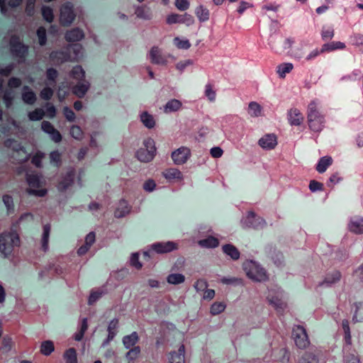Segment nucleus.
Segmentation results:
<instances>
[{
    "label": "nucleus",
    "instance_id": "1",
    "mask_svg": "<svg viewBox=\"0 0 363 363\" xmlns=\"http://www.w3.org/2000/svg\"><path fill=\"white\" fill-rule=\"evenodd\" d=\"M21 240L16 229L11 228L0 233V254L11 262L18 261L21 255Z\"/></svg>",
    "mask_w": 363,
    "mask_h": 363
},
{
    "label": "nucleus",
    "instance_id": "2",
    "mask_svg": "<svg viewBox=\"0 0 363 363\" xmlns=\"http://www.w3.org/2000/svg\"><path fill=\"white\" fill-rule=\"evenodd\" d=\"M30 160V155H26L24 159H22L19 167L16 168V172L17 174H21L26 172V180L28 187L26 191L35 196L43 197L47 195L48 189L46 188V181L42 174L38 173H28V167L26 163Z\"/></svg>",
    "mask_w": 363,
    "mask_h": 363
},
{
    "label": "nucleus",
    "instance_id": "3",
    "mask_svg": "<svg viewBox=\"0 0 363 363\" xmlns=\"http://www.w3.org/2000/svg\"><path fill=\"white\" fill-rule=\"evenodd\" d=\"M307 119L308 128L313 133L318 134L323 130L325 121L314 102L309 104Z\"/></svg>",
    "mask_w": 363,
    "mask_h": 363
},
{
    "label": "nucleus",
    "instance_id": "4",
    "mask_svg": "<svg viewBox=\"0 0 363 363\" xmlns=\"http://www.w3.org/2000/svg\"><path fill=\"white\" fill-rule=\"evenodd\" d=\"M244 270L247 277L254 281L265 282L269 280L267 271L253 260H247L245 262Z\"/></svg>",
    "mask_w": 363,
    "mask_h": 363
},
{
    "label": "nucleus",
    "instance_id": "5",
    "mask_svg": "<svg viewBox=\"0 0 363 363\" xmlns=\"http://www.w3.org/2000/svg\"><path fill=\"white\" fill-rule=\"evenodd\" d=\"M291 338L296 347L301 350H306L311 342L306 328L300 325H295L292 328Z\"/></svg>",
    "mask_w": 363,
    "mask_h": 363
},
{
    "label": "nucleus",
    "instance_id": "6",
    "mask_svg": "<svg viewBox=\"0 0 363 363\" xmlns=\"http://www.w3.org/2000/svg\"><path fill=\"white\" fill-rule=\"evenodd\" d=\"M144 147H140L135 152V157L142 162H151L156 155L157 149L155 141L147 138L143 142Z\"/></svg>",
    "mask_w": 363,
    "mask_h": 363
},
{
    "label": "nucleus",
    "instance_id": "7",
    "mask_svg": "<svg viewBox=\"0 0 363 363\" xmlns=\"http://www.w3.org/2000/svg\"><path fill=\"white\" fill-rule=\"evenodd\" d=\"M68 270L67 264L63 257H57L55 262L49 263L43 272L48 277L53 278L60 277Z\"/></svg>",
    "mask_w": 363,
    "mask_h": 363
},
{
    "label": "nucleus",
    "instance_id": "8",
    "mask_svg": "<svg viewBox=\"0 0 363 363\" xmlns=\"http://www.w3.org/2000/svg\"><path fill=\"white\" fill-rule=\"evenodd\" d=\"M60 23L63 26H69L75 19L76 14L72 3L67 1L63 4L60 10Z\"/></svg>",
    "mask_w": 363,
    "mask_h": 363
},
{
    "label": "nucleus",
    "instance_id": "9",
    "mask_svg": "<svg viewBox=\"0 0 363 363\" xmlns=\"http://www.w3.org/2000/svg\"><path fill=\"white\" fill-rule=\"evenodd\" d=\"M76 169L69 167L65 172L61 174L57 180V187L61 191H65L71 187L75 181Z\"/></svg>",
    "mask_w": 363,
    "mask_h": 363
},
{
    "label": "nucleus",
    "instance_id": "10",
    "mask_svg": "<svg viewBox=\"0 0 363 363\" xmlns=\"http://www.w3.org/2000/svg\"><path fill=\"white\" fill-rule=\"evenodd\" d=\"M342 278V272L337 269L327 270L324 278L318 284V286L333 287L338 284Z\"/></svg>",
    "mask_w": 363,
    "mask_h": 363
},
{
    "label": "nucleus",
    "instance_id": "11",
    "mask_svg": "<svg viewBox=\"0 0 363 363\" xmlns=\"http://www.w3.org/2000/svg\"><path fill=\"white\" fill-rule=\"evenodd\" d=\"M4 146L12 151V154L10 155V160L11 161V162L16 163V161L18 160H20L19 162H21L22 160L16 159L13 156V154L15 152L18 154H19L20 152L26 153L25 148L21 145L20 143H18L17 140L14 139L9 138L4 141Z\"/></svg>",
    "mask_w": 363,
    "mask_h": 363
},
{
    "label": "nucleus",
    "instance_id": "12",
    "mask_svg": "<svg viewBox=\"0 0 363 363\" xmlns=\"http://www.w3.org/2000/svg\"><path fill=\"white\" fill-rule=\"evenodd\" d=\"M191 157V150L186 147H181L172 153V158L176 164H183Z\"/></svg>",
    "mask_w": 363,
    "mask_h": 363
},
{
    "label": "nucleus",
    "instance_id": "13",
    "mask_svg": "<svg viewBox=\"0 0 363 363\" xmlns=\"http://www.w3.org/2000/svg\"><path fill=\"white\" fill-rule=\"evenodd\" d=\"M151 248L158 254H164L172 252L178 249L177 243L173 241H168L166 242H156L151 245Z\"/></svg>",
    "mask_w": 363,
    "mask_h": 363
},
{
    "label": "nucleus",
    "instance_id": "14",
    "mask_svg": "<svg viewBox=\"0 0 363 363\" xmlns=\"http://www.w3.org/2000/svg\"><path fill=\"white\" fill-rule=\"evenodd\" d=\"M194 21L193 17L186 13L184 14L172 13L167 18V23L168 24L174 23H186L189 25Z\"/></svg>",
    "mask_w": 363,
    "mask_h": 363
},
{
    "label": "nucleus",
    "instance_id": "15",
    "mask_svg": "<svg viewBox=\"0 0 363 363\" xmlns=\"http://www.w3.org/2000/svg\"><path fill=\"white\" fill-rule=\"evenodd\" d=\"M264 223L263 219L257 216L253 211H248L245 218L242 220V223L247 228H257Z\"/></svg>",
    "mask_w": 363,
    "mask_h": 363
},
{
    "label": "nucleus",
    "instance_id": "16",
    "mask_svg": "<svg viewBox=\"0 0 363 363\" xmlns=\"http://www.w3.org/2000/svg\"><path fill=\"white\" fill-rule=\"evenodd\" d=\"M95 241L96 234L94 232L91 231L86 235L84 242L77 249V255L79 256L85 255L89 251Z\"/></svg>",
    "mask_w": 363,
    "mask_h": 363
},
{
    "label": "nucleus",
    "instance_id": "17",
    "mask_svg": "<svg viewBox=\"0 0 363 363\" xmlns=\"http://www.w3.org/2000/svg\"><path fill=\"white\" fill-rule=\"evenodd\" d=\"M162 175L169 182H182L183 180L182 172L177 168H168L162 172Z\"/></svg>",
    "mask_w": 363,
    "mask_h": 363
},
{
    "label": "nucleus",
    "instance_id": "18",
    "mask_svg": "<svg viewBox=\"0 0 363 363\" xmlns=\"http://www.w3.org/2000/svg\"><path fill=\"white\" fill-rule=\"evenodd\" d=\"M258 144L265 150L274 149L277 145V136L274 134H267L259 140Z\"/></svg>",
    "mask_w": 363,
    "mask_h": 363
},
{
    "label": "nucleus",
    "instance_id": "19",
    "mask_svg": "<svg viewBox=\"0 0 363 363\" xmlns=\"http://www.w3.org/2000/svg\"><path fill=\"white\" fill-rule=\"evenodd\" d=\"M70 55L67 52L60 51H52L50 54V60L55 65H60L70 60Z\"/></svg>",
    "mask_w": 363,
    "mask_h": 363
},
{
    "label": "nucleus",
    "instance_id": "20",
    "mask_svg": "<svg viewBox=\"0 0 363 363\" xmlns=\"http://www.w3.org/2000/svg\"><path fill=\"white\" fill-rule=\"evenodd\" d=\"M84 31L79 28H72L70 30L67 31L65 33V39L69 43L80 41L84 38Z\"/></svg>",
    "mask_w": 363,
    "mask_h": 363
},
{
    "label": "nucleus",
    "instance_id": "21",
    "mask_svg": "<svg viewBox=\"0 0 363 363\" xmlns=\"http://www.w3.org/2000/svg\"><path fill=\"white\" fill-rule=\"evenodd\" d=\"M22 100L25 104L33 105L35 103L37 98L34 91L28 86H24L21 94Z\"/></svg>",
    "mask_w": 363,
    "mask_h": 363
},
{
    "label": "nucleus",
    "instance_id": "22",
    "mask_svg": "<svg viewBox=\"0 0 363 363\" xmlns=\"http://www.w3.org/2000/svg\"><path fill=\"white\" fill-rule=\"evenodd\" d=\"M140 120L148 129L154 128L156 125L155 117L147 111H143L140 114Z\"/></svg>",
    "mask_w": 363,
    "mask_h": 363
},
{
    "label": "nucleus",
    "instance_id": "23",
    "mask_svg": "<svg viewBox=\"0 0 363 363\" xmlns=\"http://www.w3.org/2000/svg\"><path fill=\"white\" fill-rule=\"evenodd\" d=\"M131 211V206L128 205L127 201L125 200H121L118 203V206L114 211V216L116 218H123L128 214Z\"/></svg>",
    "mask_w": 363,
    "mask_h": 363
},
{
    "label": "nucleus",
    "instance_id": "24",
    "mask_svg": "<svg viewBox=\"0 0 363 363\" xmlns=\"http://www.w3.org/2000/svg\"><path fill=\"white\" fill-rule=\"evenodd\" d=\"M304 117L297 108H291L289 112V120L293 125H300L303 121Z\"/></svg>",
    "mask_w": 363,
    "mask_h": 363
},
{
    "label": "nucleus",
    "instance_id": "25",
    "mask_svg": "<svg viewBox=\"0 0 363 363\" xmlns=\"http://www.w3.org/2000/svg\"><path fill=\"white\" fill-rule=\"evenodd\" d=\"M150 56L152 63L163 65L166 62V59L161 55L158 47H152L150 52Z\"/></svg>",
    "mask_w": 363,
    "mask_h": 363
},
{
    "label": "nucleus",
    "instance_id": "26",
    "mask_svg": "<svg viewBox=\"0 0 363 363\" xmlns=\"http://www.w3.org/2000/svg\"><path fill=\"white\" fill-rule=\"evenodd\" d=\"M223 252L229 256L233 260H238L240 258V253L235 246L232 244H225L223 245Z\"/></svg>",
    "mask_w": 363,
    "mask_h": 363
},
{
    "label": "nucleus",
    "instance_id": "27",
    "mask_svg": "<svg viewBox=\"0 0 363 363\" xmlns=\"http://www.w3.org/2000/svg\"><path fill=\"white\" fill-rule=\"evenodd\" d=\"M199 245L202 247L214 248L219 245V240L212 235H208L207 238L199 240Z\"/></svg>",
    "mask_w": 363,
    "mask_h": 363
},
{
    "label": "nucleus",
    "instance_id": "28",
    "mask_svg": "<svg viewBox=\"0 0 363 363\" xmlns=\"http://www.w3.org/2000/svg\"><path fill=\"white\" fill-rule=\"evenodd\" d=\"M119 320L118 318H113L111 322L109 323L108 325V336L105 341V343H108L110 341H111L117 333V329L118 327Z\"/></svg>",
    "mask_w": 363,
    "mask_h": 363
},
{
    "label": "nucleus",
    "instance_id": "29",
    "mask_svg": "<svg viewBox=\"0 0 363 363\" xmlns=\"http://www.w3.org/2000/svg\"><path fill=\"white\" fill-rule=\"evenodd\" d=\"M43 235H42V238H41V246H42V250L44 252H46L49 247L48 242H49L50 233V230H51L50 224L48 223V224L44 225L43 227Z\"/></svg>",
    "mask_w": 363,
    "mask_h": 363
},
{
    "label": "nucleus",
    "instance_id": "30",
    "mask_svg": "<svg viewBox=\"0 0 363 363\" xmlns=\"http://www.w3.org/2000/svg\"><path fill=\"white\" fill-rule=\"evenodd\" d=\"M139 341V335L136 332L132 333L130 335H125L123 338V343L125 348H130L136 346Z\"/></svg>",
    "mask_w": 363,
    "mask_h": 363
},
{
    "label": "nucleus",
    "instance_id": "31",
    "mask_svg": "<svg viewBox=\"0 0 363 363\" xmlns=\"http://www.w3.org/2000/svg\"><path fill=\"white\" fill-rule=\"evenodd\" d=\"M182 106V102L179 100L177 99H171L169 101L163 108L164 112L169 113L171 112L177 111L181 108Z\"/></svg>",
    "mask_w": 363,
    "mask_h": 363
},
{
    "label": "nucleus",
    "instance_id": "32",
    "mask_svg": "<svg viewBox=\"0 0 363 363\" xmlns=\"http://www.w3.org/2000/svg\"><path fill=\"white\" fill-rule=\"evenodd\" d=\"M333 163V160L331 157L330 156H325L320 159L318 161L317 165H316V170L320 172L323 173L324 172L327 168L330 166Z\"/></svg>",
    "mask_w": 363,
    "mask_h": 363
},
{
    "label": "nucleus",
    "instance_id": "33",
    "mask_svg": "<svg viewBox=\"0 0 363 363\" xmlns=\"http://www.w3.org/2000/svg\"><path fill=\"white\" fill-rule=\"evenodd\" d=\"M89 89V84L88 82L79 83L73 87L72 91L79 98H83Z\"/></svg>",
    "mask_w": 363,
    "mask_h": 363
},
{
    "label": "nucleus",
    "instance_id": "34",
    "mask_svg": "<svg viewBox=\"0 0 363 363\" xmlns=\"http://www.w3.org/2000/svg\"><path fill=\"white\" fill-rule=\"evenodd\" d=\"M55 350V345L52 340H45L40 344V352L42 354L48 356Z\"/></svg>",
    "mask_w": 363,
    "mask_h": 363
},
{
    "label": "nucleus",
    "instance_id": "35",
    "mask_svg": "<svg viewBox=\"0 0 363 363\" xmlns=\"http://www.w3.org/2000/svg\"><path fill=\"white\" fill-rule=\"evenodd\" d=\"M88 329V320L87 318H83L80 321L79 328L78 331L74 335V338L77 341H80L83 339L86 331Z\"/></svg>",
    "mask_w": 363,
    "mask_h": 363
},
{
    "label": "nucleus",
    "instance_id": "36",
    "mask_svg": "<svg viewBox=\"0 0 363 363\" xmlns=\"http://www.w3.org/2000/svg\"><path fill=\"white\" fill-rule=\"evenodd\" d=\"M342 327L344 333V340L347 345H352V336L350 333V323L347 319H344L342 321Z\"/></svg>",
    "mask_w": 363,
    "mask_h": 363
},
{
    "label": "nucleus",
    "instance_id": "37",
    "mask_svg": "<svg viewBox=\"0 0 363 363\" xmlns=\"http://www.w3.org/2000/svg\"><path fill=\"white\" fill-rule=\"evenodd\" d=\"M45 157V154L40 150L35 152V153L30 158L33 165L38 169L43 167V160Z\"/></svg>",
    "mask_w": 363,
    "mask_h": 363
},
{
    "label": "nucleus",
    "instance_id": "38",
    "mask_svg": "<svg viewBox=\"0 0 363 363\" xmlns=\"http://www.w3.org/2000/svg\"><path fill=\"white\" fill-rule=\"evenodd\" d=\"M195 13L199 18V20L201 22L207 21L209 19L210 12L208 9L201 5L199 6L196 10Z\"/></svg>",
    "mask_w": 363,
    "mask_h": 363
},
{
    "label": "nucleus",
    "instance_id": "39",
    "mask_svg": "<svg viewBox=\"0 0 363 363\" xmlns=\"http://www.w3.org/2000/svg\"><path fill=\"white\" fill-rule=\"evenodd\" d=\"M226 308V304L223 301H216L210 307V313L212 315H219L223 313Z\"/></svg>",
    "mask_w": 363,
    "mask_h": 363
},
{
    "label": "nucleus",
    "instance_id": "40",
    "mask_svg": "<svg viewBox=\"0 0 363 363\" xmlns=\"http://www.w3.org/2000/svg\"><path fill=\"white\" fill-rule=\"evenodd\" d=\"M64 359L66 363H77V356L76 349L69 348L64 353Z\"/></svg>",
    "mask_w": 363,
    "mask_h": 363
},
{
    "label": "nucleus",
    "instance_id": "41",
    "mask_svg": "<svg viewBox=\"0 0 363 363\" xmlns=\"http://www.w3.org/2000/svg\"><path fill=\"white\" fill-rule=\"evenodd\" d=\"M269 303L277 311H283L286 304L280 298L273 296L269 299Z\"/></svg>",
    "mask_w": 363,
    "mask_h": 363
},
{
    "label": "nucleus",
    "instance_id": "42",
    "mask_svg": "<svg viewBox=\"0 0 363 363\" xmlns=\"http://www.w3.org/2000/svg\"><path fill=\"white\" fill-rule=\"evenodd\" d=\"M348 229L350 232L355 234L363 233V220L359 221H351L348 224Z\"/></svg>",
    "mask_w": 363,
    "mask_h": 363
},
{
    "label": "nucleus",
    "instance_id": "43",
    "mask_svg": "<svg viewBox=\"0 0 363 363\" xmlns=\"http://www.w3.org/2000/svg\"><path fill=\"white\" fill-rule=\"evenodd\" d=\"M41 13L43 19L48 23H52L54 20L53 9L48 6H43Z\"/></svg>",
    "mask_w": 363,
    "mask_h": 363
},
{
    "label": "nucleus",
    "instance_id": "44",
    "mask_svg": "<svg viewBox=\"0 0 363 363\" xmlns=\"http://www.w3.org/2000/svg\"><path fill=\"white\" fill-rule=\"evenodd\" d=\"M248 113L252 117L260 116L262 113V107L258 103L252 101L249 104Z\"/></svg>",
    "mask_w": 363,
    "mask_h": 363
},
{
    "label": "nucleus",
    "instance_id": "45",
    "mask_svg": "<svg viewBox=\"0 0 363 363\" xmlns=\"http://www.w3.org/2000/svg\"><path fill=\"white\" fill-rule=\"evenodd\" d=\"M70 76L73 79L82 80L85 77V72L81 66L77 65L72 68L70 72Z\"/></svg>",
    "mask_w": 363,
    "mask_h": 363
},
{
    "label": "nucleus",
    "instance_id": "46",
    "mask_svg": "<svg viewBox=\"0 0 363 363\" xmlns=\"http://www.w3.org/2000/svg\"><path fill=\"white\" fill-rule=\"evenodd\" d=\"M50 162L53 163L57 167H60L62 164V154L58 150H54L50 153Z\"/></svg>",
    "mask_w": 363,
    "mask_h": 363
},
{
    "label": "nucleus",
    "instance_id": "47",
    "mask_svg": "<svg viewBox=\"0 0 363 363\" xmlns=\"http://www.w3.org/2000/svg\"><path fill=\"white\" fill-rule=\"evenodd\" d=\"M220 282L227 285H234V286H243L245 284V281L242 278H226L223 277L220 279Z\"/></svg>",
    "mask_w": 363,
    "mask_h": 363
},
{
    "label": "nucleus",
    "instance_id": "48",
    "mask_svg": "<svg viewBox=\"0 0 363 363\" xmlns=\"http://www.w3.org/2000/svg\"><path fill=\"white\" fill-rule=\"evenodd\" d=\"M167 280L171 284H179L184 281L185 277L182 274H171L168 275Z\"/></svg>",
    "mask_w": 363,
    "mask_h": 363
},
{
    "label": "nucleus",
    "instance_id": "49",
    "mask_svg": "<svg viewBox=\"0 0 363 363\" xmlns=\"http://www.w3.org/2000/svg\"><path fill=\"white\" fill-rule=\"evenodd\" d=\"M300 363H319L318 357L313 352H306L301 358Z\"/></svg>",
    "mask_w": 363,
    "mask_h": 363
},
{
    "label": "nucleus",
    "instance_id": "50",
    "mask_svg": "<svg viewBox=\"0 0 363 363\" xmlns=\"http://www.w3.org/2000/svg\"><path fill=\"white\" fill-rule=\"evenodd\" d=\"M103 295V291L100 289L91 290L88 298L89 305H93L96 303Z\"/></svg>",
    "mask_w": 363,
    "mask_h": 363
},
{
    "label": "nucleus",
    "instance_id": "51",
    "mask_svg": "<svg viewBox=\"0 0 363 363\" xmlns=\"http://www.w3.org/2000/svg\"><path fill=\"white\" fill-rule=\"evenodd\" d=\"M128 349L129 351L126 353V357L131 361H134L138 359L140 354V346L138 345Z\"/></svg>",
    "mask_w": 363,
    "mask_h": 363
},
{
    "label": "nucleus",
    "instance_id": "52",
    "mask_svg": "<svg viewBox=\"0 0 363 363\" xmlns=\"http://www.w3.org/2000/svg\"><path fill=\"white\" fill-rule=\"evenodd\" d=\"M36 34L38 38L39 45H46V29L43 26H40L37 29Z\"/></svg>",
    "mask_w": 363,
    "mask_h": 363
},
{
    "label": "nucleus",
    "instance_id": "53",
    "mask_svg": "<svg viewBox=\"0 0 363 363\" xmlns=\"http://www.w3.org/2000/svg\"><path fill=\"white\" fill-rule=\"evenodd\" d=\"M45 116V111L42 108H35L28 113V118L30 121H40Z\"/></svg>",
    "mask_w": 363,
    "mask_h": 363
},
{
    "label": "nucleus",
    "instance_id": "54",
    "mask_svg": "<svg viewBox=\"0 0 363 363\" xmlns=\"http://www.w3.org/2000/svg\"><path fill=\"white\" fill-rule=\"evenodd\" d=\"M293 67L294 66L291 63L281 64L278 67V73L281 77L284 78L287 73L292 70Z\"/></svg>",
    "mask_w": 363,
    "mask_h": 363
},
{
    "label": "nucleus",
    "instance_id": "55",
    "mask_svg": "<svg viewBox=\"0 0 363 363\" xmlns=\"http://www.w3.org/2000/svg\"><path fill=\"white\" fill-rule=\"evenodd\" d=\"M140 74L144 79H153L155 77L154 72L150 66L142 67L139 69Z\"/></svg>",
    "mask_w": 363,
    "mask_h": 363
},
{
    "label": "nucleus",
    "instance_id": "56",
    "mask_svg": "<svg viewBox=\"0 0 363 363\" xmlns=\"http://www.w3.org/2000/svg\"><path fill=\"white\" fill-rule=\"evenodd\" d=\"M58 73L57 71L54 68H49L46 71V77L48 80L50 82L51 84H55L56 83V79L57 78Z\"/></svg>",
    "mask_w": 363,
    "mask_h": 363
},
{
    "label": "nucleus",
    "instance_id": "57",
    "mask_svg": "<svg viewBox=\"0 0 363 363\" xmlns=\"http://www.w3.org/2000/svg\"><path fill=\"white\" fill-rule=\"evenodd\" d=\"M12 345L13 342L11 338L9 336H6L3 337L1 340V346L0 347V350L9 352L11 350Z\"/></svg>",
    "mask_w": 363,
    "mask_h": 363
},
{
    "label": "nucleus",
    "instance_id": "58",
    "mask_svg": "<svg viewBox=\"0 0 363 363\" xmlns=\"http://www.w3.org/2000/svg\"><path fill=\"white\" fill-rule=\"evenodd\" d=\"M130 264L136 269L140 270L143 267L142 263L139 261V253L135 252L131 255L130 257Z\"/></svg>",
    "mask_w": 363,
    "mask_h": 363
},
{
    "label": "nucleus",
    "instance_id": "59",
    "mask_svg": "<svg viewBox=\"0 0 363 363\" xmlns=\"http://www.w3.org/2000/svg\"><path fill=\"white\" fill-rule=\"evenodd\" d=\"M343 363H361L359 357L354 354L348 352L344 356Z\"/></svg>",
    "mask_w": 363,
    "mask_h": 363
},
{
    "label": "nucleus",
    "instance_id": "60",
    "mask_svg": "<svg viewBox=\"0 0 363 363\" xmlns=\"http://www.w3.org/2000/svg\"><path fill=\"white\" fill-rule=\"evenodd\" d=\"M321 35L325 41H328L333 37L334 30L331 27H323Z\"/></svg>",
    "mask_w": 363,
    "mask_h": 363
},
{
    "label": "nucleus",
    "instance_id": "61",
    "mask_svg": "<svg viewBox=\"0 0 363 363\" xmlns=\"http://www.w3.org/2000/svg\"><path fill=\"white\" fill-rule=\"evenodd\" d=\"M194 286L196 291L199 292L204 291L207 289L208 284L205 279H199L196 280Z\"/></svg>",
    "mask_w": 363,
    "mask_h": 363
},
{
    "label": "nucleus",
    "instance_id": "62",
    "mask_svg": "<svg viewBox=\"0 0 363 363\" xmlns=\"http://www.w3.org/2000/svg\"><path fill=\"white\" fill-rule=\"evenodd\" d=\"M309 189L312 191H323L324 185L323 183L319 182L315 179L311 180L309 183Z\"/></svg>",
    "mask_w": 363,
    "mask_h": 363
},
{
    "label": "nucleus",
    "instance_id": "63",
    "mask_svg": "<svg viewBox=\"0 0 363 363\" xmlns=\"http://www.w3.org/2000/svg\"><path fill=\"white\" fill-rule=\"evenodd\" d=\"M190 4L188 0H176L175 6L179 11H184L189 8Z\"/></svg>",
    "mask_w": 363,
    "mask_h": 363
},
{
    "label": "nucleus",
    "instance_id": "64",
    "mask_svg": "<svg viewBox=\"0 0 363 363\" xmlns=\"http://www.w3.org/2000/svg\"><path fill=\"white\" fill-rule=\"evenodd\" d=\"M170 362L171 363H184V357L181 354H179L177 352H173L171 353Z\"/></svg>",
    "mask_w": 363,
    "mask_h": 363
}]
</instances>
